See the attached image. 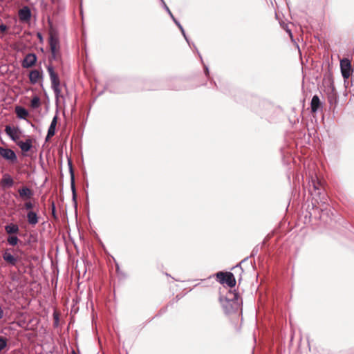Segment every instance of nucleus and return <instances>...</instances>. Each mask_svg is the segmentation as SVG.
Segmentation results:
<instances>
[{"mask_svg": "<svg viewBox=\"0 0 354 354\" xmlns=\"http://www.w3.org/2000/svg\"><path fill=\"white\" fill-rule=\"evenodd\" d=\"M56 131V127L53 126H49L47 135L46 136V141H48L49 139H50L55 134Z\"/></svg>", "mask_w": 354, "mask_h": 354, "instance_id": "b1692460", "label": "nucleus"}, {"mask_svg": "<svg viewBox=\"0 0 354 354\" xmlns=\"http://www.w3.org/2000/svg\"><path fill=\"white\" fill-rule=\"evenodd\" d=\"M216 277L217 281L221 284H225L226 272H222V271L218 272L216 274Z\"/></svg>", "mask_w": 354, "mask_h": 354, "instance_id": "412c9836", "label": "nucleus"}, {"mask_svg": "<svg viewBox=\"0 0 354 354\" xmlns=\"http://www.w3.org/2000/svg\"><path fill=\"white\" fill-rule=\"evenodd\" d=\"M31 16L32 13L30 8L27 6H24V23L28 22Z\"/></svg>", "mask_w": 354, "mask_h": 354, "instance_id": "f3484780", "label": "nucleus"}, {"mask_svg": "<svg viewBox=\"0 0 354 354\" xmlns=\"http://www.w3.org/2000/svg\"><path fill=\"white\" fill-rule=\"evenodd\" d=\"M18 226L11 223L6 226L5 230L8 234H15L18 231Z\"/></svg>", "mask_w": 354, "mask_h": 354, "instance_id": "6ab92c4d", "label": "nucleus"}, {"mask_svg": "<svg viewBox=\"0 0 354 354\" xmlns=\"http://www.w3.org/2000/svg\"><path fill=\"white\" fill-rule=\"evenodd\" d=\"M23 322H24V324H25L26 322V318L24 317V320H23Z\"/></svg>", "mask_w": 354, "mask_h": 354, "instance_id": "09e8293b", "label": "nucleus"}, {"mask_svg": "<svg viewBox=\"0 0 354 354\" xmlns=\"http://www.w3.org/2000/svg\"><path fill=\"white\" fill-rule=\"evenodd\" d=\"M40 218L41 216L39 214V209L25 211L24 222H26L31 227H35L39 222Z\"/></svg>", "mask_w": 354, "mask_h": 354, "instance_id": "7ed1b4c3", "label": "nucleus"}, {"mask_svg": "<svg viewBox=\"0 0 354 354\" xmlns=\"http://www.w3.org/2000/svg\"><path fill=\"white\" fill-rule=\"evenodd\" d=\"M49 46L50 50H59V41L58 37L55 35H50L49 37Z\"/></svg>", "mask_w": 354, "mask_h": 354, "instance_id": "f8f14e48", "label": "nucleus"}, {"mask_svg": "<svg viewBox=\"0 0 354 354\" xmlns=\"http://www.w3.org/2000/svg\"><path fill=\"white\" fill-rule=\"evenodd\" d=\"M225 284H227L230 288H233L235 286L236 279L232 272H226Z\"/></svg>", "mask_w": 354, "mask_h": 354, "instance_id": "4468645a", "label": "nucleus"}, {"mask_svg": "<svg viewBox=\"0 0 354 354\" xmlns=\"http://www.w3.org/2000/svg\"><path fill=\"white\" fill-rule=\"evenodd\" d=\"M53 317H54V324L55 326H57L59 321V315L56 313H54Z\"/></svg>", "mask_w": 354, "mask_h": 354, "instance_id": "473e14b6", "label": "nucleus"}, {"mask_svg": "<svg viewBox=\"0 0 354 354\" xmlns=\"http://www.w3.org/2000/svg\"><path fill=\"white\" fill-rule=\"evenodd\" d=\"M216 277L217 281L221 284H225L226 272H222V271L218 272L216 274Z\"/></svg>", "mask_w": 354, "mask_h": 354, "instance_id": "aec40b11", "label": "nucleus"}, {"mask_svg": "<svg viewBox=\"0 0 354 354\" xmlns=\"http://www.w3.org/2000/svg\"><path fill=\"white\" fill-rule=\"evenodd\" d=\"M287 32L289 33V35H290V37H292V32L290 30H288Z\"/></svg>", "mask_w": 354, "mask_h": 354, "instance_id": "c03bdc74", "label": "nucleus"}, {"mask_svg": "<svg viewBox=\"0 0 354 354\" xmlns=\"http://www.w3.org/2000/svg\"><path fill=\"white\" fill-rule=\"evenodd\" d=\"M6 133L9 137L22 149V141L20 140L21 131L18 128L11 126H6L5 129Z\"/></svg>", "mask_w": 354, "mask_h": 354, "instance_id": "39448f33", "label": "nucleus"}, {"mask_svg": "<svg viewBox=\"0 0 354 354\" xmlns=\"http://www.w3.org/2000/svg\"><path fill=\"white\" fill-rule=\"evenodd\" d=\"M42 77V71L41 70H32L30 72L29 79L32 84H36L40 78Z\"/></svg>", "mask_w": 354, "mask_h": 354, "instance_id": "ddd939ff", "label": "nucleus"}, {"mask_svg": "<svg viewBox=\"0 0 354 354\" xmlns=\"http://www.w3.org/2000/svg\"><path fill=\"white\" fill-rule=\"evenodd\" d=\"M340 69L344 83H346V80L353 71L351 61L347 58L342 59L340 61Z\"/></svg>", "mask_w": 354, "mask_h": 354, "instance_id": "20e7f679", "label": "nucleus"}, {"mask_svg": "<svg viewBox=\"0 0 354 354\" xmlns=\"http://www.w3.org/2000/svg\"><path fill=\"white\" fill-rule=\"evenodd\" d=\"M115 266H116V271H117V273H118V274H121V275H122V276L125 277V274H124V273H123V272L120 270V266H119L118 263H116V265H115Z\"/></svg>", "mask_w": 354, "mask_h": 354, "instance_id": "e433bc0d", "label": "nucleus"}, {"mask_svg": "<svg viewBox=\"0 0 354 354\" xmlns=\"http://www.w3.org/2000/svg\"><path fill=\"white\" fill-rule=\"evenodd\" d=\"M18 15H19V19L21 20L22 19V8L19 9Z\"/></svg>", "mask_w": 354, "mask_h": 354, "instance_id": "4c0bfd02", "label": "nucleus"}, {"mask_svg": "<svg viewBox=\"0 0 354 354\" xmlns=\"http://www.w3.org/2000/svg\"><path fill=\"white\" fill-rule=\"evenodd\" d=\"M7 29H8V26L6 25L3 24L0 25L1 32L4 33Z\"/></svg>", "mask_w": 354, "mask_h": 354, "instance_id": "c9c22d12", "label": "nucleus"}, {"mask_svg": "<svg viewBox=\"0 0 354 354\" xmlns=\"http://www.w3.org/2000/svg\"><path fill=\"white\" fill-rule=\"evenodd\" d=\"M57 120H58V116H57V113H56L55 115L53 118L50 126L56 127L57 124Z\"/></svg>", "mask_w": 354, "mask_h": 354, "instance_id": "7c9ffc66", "label": "nucleus"}, {"mask_svg": "<svg viewBox=\"0 0 354 354\" xmlns=\"http://www.w3.org/2000/svg\"><path fill=\"white\" fill-rule=\"evenodd\" d=\"M0 155L10 163H15L17 161L15 152L10 149L0 147Z\"/></svg>", "mask_w": 354, "mask_h": 354, "instance_id": "0eeeda50", "label": "nucleus"}, {"mask_svg": "<svg viewBox=\"0 0 354 354\" xmlns=\"http://www.w3.org/2000/svg\"><path fill=\"white\" fill-rule=\"evenodd\" d=\"M203 66H204V73L205 74V75L209 78L210 79L209 77V68L207 65L205 64H203Z\"/></svg>", "mask_w": 354, "mask_h": 354, "instance_id": "f704fd0d", "label": "nucleus"}, {"mask_svg": "<svg viewBox=\"0 0 354 354\" xmlns=\"http://www.w3.org/2000/svg\"><path fill=\"white\" fill-rule=\"evenodd\" d=\"M13 184V180L8 174H4L1 179V185L3 187H10Z\"/></svg>", "mask_w": 354, "mask_h": 354, "instance_id": "2eb2a0df", "label": "nucleus"}, {"mask_svg": "<svg viewBox=\"0 0 354 354\" xmlns=\"http://www.w3.org/2000/svg\"><path fill=\"white\" fill-rule=\"evenodd\" d=\"M47 71L48 72L50 79L51 81V87L54 91L55 98H56V102H57L58 100H59V97L61 93V90L59 88V85H60L59 78L57 73H55L53 65L49 64L47 66Z\"/></svg>", "mask_w": 354, "mask_h": 354, "instance_id": "f03ea898", "label": "nucleus"}, {"mask_svg": "<svg viewBox=\"0 0 354 354\" xmlns=\"http://www.w3.org/2000/svg\"><path fill=\"white\" fill-rule=\"evenodd\" d=\"M213 83L216 86V83L215 82H213Z\"/></svg>", "mask_w": 354, "mask_h": 354, "instance_id": "8fccbe9b", "label": "nucleus"}, {"mask_svg": "<svg viewBox=\"0 0 354 354\" xmlns=\"http://www.w3.org/2000/svg\"><path fill=\"white\" fill-rule=\"evenodd\" d=\"M32 147V142L30 139L24 141V154L30 151Z\"/></svg>", "mask_w": 354, "mask_h": 354, "instance_id": "393cba45", "label": "nucleus"}, {"mask_svg": "<svg viewBox=\"0 0 354 354\" xmlns=\"http://www.w3.org/2000/svg\"><path fill=\"white\" fill-rule=\"evenodd\" d=\"M34 198V192L30 188L24 186V200Z\"/></svg>", "mask_w": 354, "mask_h": 354, "instance_id": "a211bd4d", "label": "nucleus"}, {"mask_svg": "<svg viewBox=\"0 0 354 354\" xmlns=\"http://www.w3.org/2000/svg\"><path fill=\"white\" fill-rule=\"evenodd\" d=\"M312 183H313V192H315V193H313V191L310 190V192H312V194L320 196L322 194L321 190L322 189V186L321 183L319 181H317V182L313 181Z\"/></svg>", "mask_w": 354, "mask_h": 354, "instance_id": "dca6fc26", "label": "nucleus"}, {"mask_svg": "<svg viewBox=\"0 0 354 354\" xmlns=\"http://www.w3.org/2000/svg\"><path fill=\"white\" fill-rule=\"evenodd\" d=\"M50 207H51L52 215L53 216V217L55 218H57L56 207H55V204L54 201L51 202Z\"/></svg>", "mask_w": 354, "mask_h": 354, "instance_id": "cd10ccee", "label": "nucleus"}, {"mask_svg": "<svg viewBox=\"0 0 354 354\" xmlns=\"http://www.w3.org/2000/svg\"><path fill=\"white\" fill-rule=\"evenodd\" d=\"M68 167L71 176V188L72 192V200L75 203V206L77 207V191L75 187V174L71 160H68Z\"/></svg>", "mask_w": 354, "mask_h": 354, "instance_id": "423d86ee", "label": "nucleus"}, {"mask_svg": "<svg viewBox=\"0 0 354 354\" xmlns=\"http://www.w3.org/2000/svg\"><path fill=\"white\" fill-rule=\"evenodd\" d=\"M37 60V57L35 53H28L24 57V68L32 67Z\"/></svg>", "mask_w": 354, "mask_h": 354, "instance_id": "9d476101", "label": "nucleus"}, {"mask_svg": "<svg viewBox=\"0 0 354 354\" xmlns=\"http://www.w3.org/2000/svg\"><path fill=\"white\" fill-rule=\"evenodd\" d=\"M41 104L40 98L35 95L30 101V106L32 109H37Z\"/></svg>", "mask_w": 354, "mask_h": 354, "instance_id": "4be33fe9", "label": "nucleus"}, {"mask_svg": "<svg viewBox=\"0 0 354 354\" xmlns=\"http://www.w3.org/2000/svg\"><path fill=\"white\" fill-rule=\"evenodd\" d=\"M248 260V257H246L244 259H243L239 264H237L236 266L233 267L232 269L236 270H239L241 273L243 272V270L241 267V264L245 263V261H247Z\"/></svg>", "mask_w": 354, "mask_h": 354, "instance_id": "a878e982", "label": "nucleus"}, {"mask_svg": "<svg viewBox=\"0 0 354 354\" xmlns=\"http://www.w3.org/2000/svg\"><path fill=\"white\" fill-rule=\"evenodd\" d=\"M192 45H193V46L194 47V48L196 50L197 53H198V55H199V57H200V58H201V61H203V59H202V56L201 55V54H200V53L198 52V49L196 48V47L195 46V45H194V44H192Z\"/></svg>", "mask_w": 354, "mask_h": 354, "instance_id": "ea45409f", "label": "nucleus"}, {"mask_svg": "<svg viewBox=\"0 0 354 354\" xmlns=\"http://www.w3.org/2000/svg\"><path fill=\"white\" fill-rule=\"evenodd\" d=\"M8 241L10 245H15L17 243V242H18V239H17V236H10L8 239Z\"/></svg>", "mask_w": 354, "mask_h": 354, "instance_id": "bb28decb", "label": "nucleus"}, {"mask_svg": "<svg viewBox=\"0 0 354 354\" xmlns=\"http://www.w3.org/2000/svg\"><path fill=\"white\" fill-rule=\"evenodd\" d=\"M37 35L38 38L40 39V41H41L43 39L41 33L37 32Z\"/></svg>", "mask_w": 354, "mask_h": 354, "instance_id": "a19ab883", "label": "nucleus"}, {"mask_svg": "<svg viewBox=\"0 0 354 354\" xmlns=\"http://www.w3.org/2000/svg\"><path fill=\"white\" fill-rule=\"evenodd\" d=\"M23 37H24V39H25V38H26V33L25 32H24Z\"/></svg>", "mask_w": 354, "mask_h": 354, "instance_id": "de8ad7c7", "label": "nucleus"}, {"mask_svg": "<svg viewBox=\"0 0 354 354\" xmlns=\"http://www.w3.org/2000/svg\"><path fill=\"white\" fill-rule=\"evenodd\" d=\"M7 345L6 341L3 337H0V351H2Z\"/></svg>", "mask_w": 354, "mask_h": 354, "instance_id": "c85d7f7f", "label": "nucleus"}, {"mask_svg": "<svg viewBox=\"0 0 354 354\" xmlns=\"http://www.w3.org/2000/svg\"><path fill=\"white\" fill-rule=\"evenodd\" d=\"M311 112L317 113L319 109H322V103L317 95H313L310 102Z\"/></svg>", "mask_w": 354, "mask_h": 354, "instance_id": "9b49d317", "label": "nucleus"}, {"mask_svg": "<svg viewBox=\"0 0 354 354\" xmlns=\"http://www.w3.org/2000/svg\"><path fill=\"white\" fill-rule=\"evenodd\" d=\"M16 113L19 118H22V106H18L16 107Z\"/></svg>", "mask_w": 354, "mask_h": 354, "instance_id": "c756f323", "label": "nucleus"}, {"mask_svg": "<svg viewBox=\"0 0 354 354\" xmlns=\"http://www.w3.org/2000/svg\"><path fill=\"white\" fill-rule=\"evenodd\" d=\"M18 192L20 196H22V189H19Z\"/></svg>", "mask_w": 354, "mask_h": 354, "instance_id": "37998d69", "label": "nucleus"}, {"mask_svg": "<svg viewBox=\"0 0 354 354\" xmlns=\"http://www.w3.org/2000/svg\"><path fill=\"white\" fill-rule=\"evenodd\" d=\"M71 353L72 354H79V353H76L74 350L72 351Z\"/></svg>", "mask_w": 354, "mask_h": 354, "instance_id": "49530a36", "label": "nucleus"}, {"mask_svg": "<svg viewBox=\"0 0 354 354\" xmlns=\"http://www.w3.org/2000/svg\"><path fill=\"white\" fill-rule=\"evenodd\" d=\"M161 1V3H162V7L164 8V3H165V2L164 1V0H160Z\"/></svg>", "mask_w": 354, "mask_h": 354, "instance_id": "a18cd8bd", "label": "nucleus"}, {"mask_svg": "<svg viewBox=\"0 0 354 354\" xmlns=\"http://www.w3.org/2000/svg\"><path fill=\"white\" fill-rule=\"evenodd\" d=\"M39 209V204L38 201L34 198L30 199L24 200V214L25 211Z\"/></svg>", "mask_w": 354, "mask_h": 354, "instance_id": "1a4fd4ad", "label": "nucleus"}, {"mask_svg": "<svg viewBox=\"0 0 354 354\" xmlns=\"http://www.w3.org/2000/svg\"><path fill=\"white\" fill-rule=\"evenodd\" d=\"M3 259L6 261H7L11 264H15L16 262V259L11 254L8 253V252H6L3 254Z\"/></svg>", "mask_w": 354, "mask_h": 354, "instance_id": "5701e85b", "label": "nucleus"}, {"mask_svg": "<svg viewBox=\"0 0 354 354\" xmlns=\"http://www.w3.org/2000/svg\"><path fill=\"white\" fill-rule=\"evenodd\" d=\"M58 50H50L51 55L50 57V61L55 60L57 59V53Z\"/></svg>", "mask_w": 354, "mask_h": 354, "instance_id": "2f4dec72", "label": "nucleus"}, {"mask_svg": "<svg viewBox=\"0 0 354 354\" xmlns=\"http://www.w3.org/2000/svg\"><path fill=\"white\" fill-rule=\"evenodd\" d=\"M27 115H28V111L25 108H24V119H25V117Z\"/></svg>", "mask_w": 354, "mask_h": 354, "instance_id": "58836bf2", "label": "nucleus"}, {"mask_svg": "<svg viewBox=\"0 0 354 354\" xmlns=\"http://www.w3.org/2000/svg\"><path fill=\"white\" fill-rule=\"evenodd\" d=\"M258 252H259V246L257 245L253 248V250L251 252L250 257H254L255 255L257 254Z\"/></svg>", "mask_w": 354, "mask_h": 354, "instance_id": "72a5a7b5", "label": "nucleus"}, {"mask_svg": "<svg viewBox=\"0 0 354 354\" xmlns=\"http://www.w3.org/2000/svg\"><path fill=\"white\" fill-rule=\"evenodd\" d=\"M164 9L169 14V15L170 16V17L171 18V19L173 20L174 24L178 27V28L180 29V30L182 35H183L185 39L186 40V41L189 44V46H191V44H190L189 39L187 37V36L186 35V33L185 32V30H184L183 27L182 26L180 23L174 17V16L173 15L172 12H171L170 9L169 8V7L167 6L166 3H164Z\"/></svg>", "mask_w": 354, "mask_h": 354, "instance_id": "6e6552de", "label": "nucleus"}, {"mask_svg": "<svg viewBox=\"0 0 354 354\" xmlns=\"http://www.w3.org/2000/svg\"><path fill=\"white\" fill-rule=\"evenodd\" d=\"M3 311L1 308V307L0 306V319L3 317Z\"/></svg>", "mask_w": 354, "mask_h": 354, "instance_id": "79ce46f5", "label": "nucleus"}, {"mask_svg": "<svg viewBox=\"0 0 354 354\" xmlns=\"http://www.w3.org/2000/svg\"><path fill=\"white\" fill-rule=\"evenodd\" d=\"M219 302L225 315H231L238 312L242 306V299L235 290L229 291L226 295L219 297Z\"/></svg>", "mask_w": 354, "mask_h": 354, "instance_id": "f257e3e1", "label": "nucleus"}]
</instances>
